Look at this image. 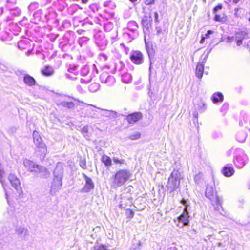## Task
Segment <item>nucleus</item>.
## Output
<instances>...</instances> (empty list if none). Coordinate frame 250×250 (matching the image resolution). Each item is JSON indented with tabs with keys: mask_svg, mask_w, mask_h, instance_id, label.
I'll list each match as a JSON object with an SVG mask.
<instances>
[{
	"mask_svg": "<svg viewBox=\"0 0 250 250\" xmlns=\"http://www.w3.org/2000/svg\"><path fill=\"white\" fill-rule=\"evenodd\" d=\"M16 232L21 238H25L28 234V230L24 227L19 226L16 229Z\"/></svg>",
	"mask_w": 250,
	"mask_h": 250,
	"instance_id": "f8f14e48",
	"label": "nucleus"
},
{
	"mask_svg": "<svg viewBox=\"0 0 250 250\" xmlns=\"http://www.w3.org/2000/svg\"><path fill=\"white\" fill-rule=\"evenodd\" d=\"M88 126H84L82 130V132L83 134V135L86 137L87 136L86 134L88 132Z\"/></svg>",
	"mask_w": 250,
	"mask_h": 250,
	"instance_id": "7c9ffc66",
	"label": "nucleus"
},
{
	"mask_svg": "<svg viewBox=\"0 0 250 250\" xmlns=\"http://www.w3.org/2000/svg\"><path fill=\"white\" fill-rule=\"evenodd\" d=\"M204 72V64L202 63H198L196 66V75L199 78L201 79L202 77Z\"/></svg>",
	"mask_w": 250,
	"mask_h": 250,
	"instance_id": "a211bd4d",
	"label": "nucleus"
},
{
	"mask_svg": "<svg viewBox=\"0 0 250 250\" xmlns=\"http://www.w3.org/2000/svg\"><path fill=\"white\" fill-rule=\"evenodd\" d=\"M99 84L97 83H93L90 84L88 87L89 90L92 92H95L99 88Z\"/></svg>",
	"mask_w": 250,
	"mask_h": 250,
	"instance_id": "5701e85b",
	"label": "nucleus"
},
{
	"mask_svg": "<svg viewBox=\"0 0 250 250\" xmlns=\"http://www.w3.org/2000/svg\"><path fill=\"white\" fill-rule=\"evenodd\" d=\"M113 161L115 163L119 164L121 165L124 164L125 162V161L124 159H119L117 157H113Z\"/></svg>",
	"mask_w": 250,
	"mask_h": 250,
	"instance_id": "bb28decb",
	"label": "nucleus"
},
{
	"mask_svg": "<svg viewBox=\"0 0 250 250\" xmlns=\"http://www.w3.org/2000/svg\"><path fill=\"white\" fill-rule=\"evenodd\" d=\"M193 115H194L195 117H196V116H197V113H194L193 114Z\"/></svg>",
	"mask_w": 250,
	"mask_h": 250,
	"instance_id": "a18cd8bd",
	"label": "nucleus"
},
{
	"mask_svg": "<svg viewBox=\"0 0 250 250\" xmlns=\"http://www.w3.org/2000/svg\"><path fill=\"white\" fill-rule=\"evenodd\" d=\"M122 81L123 82L126 83H130L132 81V77L131 74L129 73L124 74L122 76Z\"/></svg>",
	"mask_w": 250,
	"mask_h": 250,
	"instance_id": "4be33fe9",
	"label": "nucleus"
},
{
	"mask_svg": "<svg viewBox=\"0 0 250 250\" xmlns=\"http://www.w3.org/2000/svg\"><path fill=\"white\" fill-rule=\"evenodd\" d=\"M201 178V175L200 174L196 175L194 177V180L196 183H198Z\"/></svg>",
	"mask_w": 250,
	"mask_h": 250,
	"instance_id": "72a5a7b5",
	"label": "nucleus"
},
{
	"mask_svg": "<svg viewBox=\"0 0 250 250\" xmlns=\"http://www.w3.org/2000/svg\"><path fill=\"white\" fill-rule=\"evenodd\" d=\"M39 174L42 178H47L50 176L49 171L44 167L39 165L38 169L36 170L35 173Z\"/></svg>",
	"mask_w": 250,
	"mask_h": 250,
	"instance_id": "9d476101",
	"label": "nucleus"
},
{
	"mask_svg": "<svg viewBox=\"0 0 250 250\" xmlns=\"http://www.w3.org/2000/svg\"><path fill=\"white\" fill-rule=\"evenodd\" d=\"M239 1H240V0H234L233 2L234 3H237Z\"/></svg>",
	"mask_w": 250,
	"mask_h": 250,
	"instance_id": "37998d69",
	"label": "nucleus"
},
{
	"mask_svg": "<svg viewBox=\"0 0 250 250\" xmlns=\"http://www.w3.org/2000/svg\"><path fill=\"white\" fill-rule=\"evenodd\" d=\"M4 173V171L1 168V165L0 164V182L2 184V175Z\"/></svg>",
	"mask_w": 250,
	"mask_h": 250,
	"instance_id": "4c0bfd02",
	"label": "nucleus"
},
{
	"mask_svg": "<svg viewBox=\"0 0 250 250\" xmlns=\"http://www.w3.org/2000/svg\"><path fill=\"white\" fill-rule=\"evenodd\" d=\"M81 1L83 3H86L88 1V0H81Z\"/></svg>",
	"mask_w": 250,
	"mask_h": 250,
	"instance_id": "79ce46f5",
	"label": "nucleus"
},
{
	"mask_svg": "<svg viewBox=\"0 0 250 250\" xmlns=\"http://www.w3.org/2000/svg\"><path fill=\"white\" fill-rule=\"evenodd\" d=\"M131 174L126 169L117 171L111 178V187L114 189L123 186L130 178Z\"/></svg>",
	"mask_w": 250,
	"mask_h": 250,
	"instance_id": "f257e3e1",
	"label": "nucleus"
},
{
	"mask_svg": "<svg viewBox=\"0 0 250 250\" xmlns=\"http://www.w3.org/2000/svg\"><path fill=\"white\" fill-rule=\"evenodd\" d=\"M222 8V5L221 4H219L216 6L214 9H213V12L215 13L218 10L221 9Z\"/></svg>",
	"mask_w": 250,
	"mask_h": 250,
	"instance_id": "473e14b6",
	"label": "nucleus"
},
{
	"mask_svg": "<svg viewBox=\"0 0 250 250\" xmlns=\"http://www.w3.org/2000/svg\"><path fill=\"white\" fill-rule=\"evenodd\" d=\"M102 110L104 111V113L103 115L107 117H110L113 114V112L111 111L105 110L104 109H102Z\"/></svg>",
	"mask_w": 250,
	"mask_h": 250,
	"instance_id": "c756f323",
	"label": "nucleus"
},
{
	"mask_svg": "<svg viewBox=\"0 0 250 250\" xmlns=\"http://www.w3.org/2000/svg\"><path fill=\"white\" fill-rule=\"evenodd\" d=\"M155 16L157 17V14L156 13H155Z\"/></svg>",
	"mask_w": 250,
	"mask_h": 250,
	"instance_id": "8fccbe9b",
	"label": "nucleus"
},
{
	"mask_svg": "<svg viewBox=\"0 0 250 250\" xmlns=\"http://www.w3.org/2000/svg\"><path fill=\"white\" fill-rule=\"evenodd\" d=\"M142 118V114L140 113H134L128 115L126 117V120L129 124H133Z\"/></svg>",
	"mask_w": 250,
	"mask_h": 250,
	"instance_id": "9b49d317",
	"label": "nucleus"
},
{
	"mask_svg": "<svg viewBox=\"0 0 250 250\" xmlns=\"http://www.w3.org/2000/svg\"><path fill=\"white\" fill-rule=\"evenodd\" d=\"M88 105H90V104H88ZM90 106H94V107H95V106L92 105V104H90Z\"/></svg>",
	"mask_w": 250,
	"mask_h": 250,
	"instance_id": "3c124183",
	"label": "nucleus"
},
{
	"mask_svg": "<svg viewBox=\"0 0 250 250\" xmlns=\"http://www.w3.org/2000/svg\"><path fill=\"white\" fill-rule=\"evenodd\" d=\"M102 161L105 166L109 167L112 165V161L111 158L106 155H103L102 157Z\"/></svg>",
	"mask_w": 250,
	"mask_h": 250,
	"instance_id": "aec40b11",
	"label": "nucleus"
},
{
	"mask_svg": "<svg viewBox=\"0 0 250 250\" xmlns=\"http://www.w3.org/2000/svg\"><path fill=\"white\" fill-rule=\"evenodd\" d=\"M81 82L82 83H84V80H83V79H81Z\"/></svg>",
	"mask_w": 250,
	"mask_h": 250,
	"instance_id": "49530a36",
	"label": "nucleus"
},
{
	"mask_svg": "<svg viewBox=\"0 0 250 250\" xmlns=\"http://www.w3.org/2000/svg\"><path fill=\"white\" fill-rule=\"evenodd\" d=\"M62 104L64 106L69 108H72L74 106V104L73 102H64L62 103Z\"/></svg>",
	"mask_w": 250,
	"mask_h": 250,
	"instance_id": "cd10ccee",
	"label": "nucleus"
},
{
	"mask_svg": "<svg viewBox=\"0 0 250 250\" xmlns=\"http://www.w3.org/2000/svg\"><path fill=\"white\" fill-rule=\"evenodd\" d=\"M8 180L12 186L18 192L21 191V188L19 179L14 174H10L8 176Z\"/></svg>",
	"mask_w": 250,
	"mask_h": 250,
	"instance_id": "423d86ee",
	"label": "nucleus"
},
{
	"mask_svg": "<svg viewBox=\"0 0 250 250\" xmlns=\"http://www.w3.org/2000/svg\"><path fill=\"white\" fill-rule=\"evenodd\" d=\"M214 20L216 21H221L222 18L219 15H216L214 18Z\"/></svg>",
	"mask_w": 250,
	"mask_h": 250,
	"instance_id": "f704fd0d",
	"label": "nucleus"
},
{
	"mask_svg": "<svg viewBox=\"0 0 250 250\" xmlns=\"http://www.w3.org/2000/svg\"><path fill=\"white\" fill-rule=\"evenodd\" d=\"M244 39V37H241L240 34H237L235 37V40L236 41L237 45L240 46L242 44V41Z\"/></svg>",
	"mask_w": 250,
	"mask_h": 250,
	"instance_id": "b1692460",
	"label": "nucleus"
},
{
	"mask_svg": "<svg viewBox=\"0 0 250 250\" xmlns=\"http://www.w3.org/2000/svg\"><path fill=\"white\" fill-rule=\"evenodd\" d=\"M188 213L186 209L185 208L183 213L177 218L179 222H181L183 223L184 225H188Z\"/></svg>",
	"mask_w": 250,
	"mask_h": 250,
	"instance_id": "ddd939ff",
	"label": "nucleus"
},
{
	"mask_svg": "<svg viewBox=\"0 0 250 250\" xmlns=\"http://www.w3.org/2000/svg\"><path fill=\"white\" fill-rule=\"evenodd\" d=\"M23 80L25 83L29 86L34 85L36 83L35 79L27 74L24 76Z\"/></svg>",
	"mask_w": 250,
	"mask_h": 250,
	"instance_id": "dca6fc26",
	"label": "nucleus"
},
{
	"mask_svg": "<svg viewBox=\"0 0 250 250\" xmlns=\"http://www.w3.org/2000/svg\"><path fill=\"white\" fill-rule=\"evenodd\" d=\"M205 39H206L205 37H204V36H202V39H201V40L200 41V43H203L204 42Z\"/></svg>",
	"mask_w": 250,
	"mask_h": 250,
	"instance_id": "ea45409f",
	"label": "nucleus"
},
{
	"mask_svg": "<svg viewBox=\"0 0 250 250\" xmlns=\"http://www.w3.org/2000/svg\"><path fill=\"white\" fill-rule=\"evenodd\" d=\"M234 38L233 37H228L227 38V42H231L232 40H233Z\"/></svg>",
	"mask_w": 250,
	"mask_h": 250,
	"instance_id": "58836bf2",
	"label": "nucleus"
},
{
	"mask_svg": "<svg viewBox=\"0 0 250 250\" xmlns=\"http://www.w3.org/2000/svg\"><path fill=\"white\" fill-rule=\"evenodd\" d=\"M126 214L128 216V217L130 218H132L133 217L134 213L131 210L129 209L126 210Z\"/></svg>",
	"mask_w": 250,
	"mask_h": 250,
	"instance_id": "c85d7f7f",
	"label": "nucleus"
},
{
	"mask_svg": "<svg viewBox=\"0 0 250 250\" xmlns=\"http://www.w3.org/2000/svg\"><path fill=\"white\" fill-rule=\"evenodd\" d=\"M234 170L231 167H224L223 169V174L226 177L231 176L233 174Z\"/></svg>",
	"mask_w": 250,
	"mask_h": 250,
	"instance_id": "6ab92c4d",
	"label": "nucleus"
},
{
	"mask_svg": "<svg viewBox=\"0 0 250 250\" xmlns=\"http://www.w3.org/2000/svg\"><path fill=\"white\" fill-rule=\"evenodd\" d=\"M245 139V136L244 135V138H243V139H242V140H239V139H238V138H237V140H238V141L239 142H243V141H244Z\"/></svg>",
	"mask_w": 250,
	"mask_h": 250,
	"instance_id": "a19ab883",
	"label": "nucleus"
},
{
	"mask_svg": "<svg viewBox=\"0 0 250 250\" xmlns=\"http://www.w3.org/2000/svg\"><path fill=\"white\" fill-rule=\"evenodd\" d=\"M247 160L248 159L246 156L245 155L239 156L236 159L237 167L239 168H242L244 165H245L246 163L247 162Z\"/></svg>",
	"mask_w": 250,
	"mask_h": 250,
	"instance_id": "4468645a",
	"label": "nucleus"
},
{
	"mask_svg": "<svg viewBox=\"0 0 250 250\" xmlns=\"http://www.w3.org/2000/svg\"><path fill=\"white\" fill-rule=\"evenodd\" d=\"M213 33V31L211 30H208L207 33L205 34L204 37L205 38H208L209 37V35Z\"/></svg>",
	"mask_w": 250,
	"mask_h": 250,
	"instance_id": "c9c22d12",
	"label": "nucleus"
},
{
	"mask_svg": "<svg viewBox=\"0 0 250 250\" xmlns=\"http://www.w3.org/2000/svg\"><path fill=\"white\" fill-rule=\"evenodd\" d=\"M196 108L201 112H204L206 109L205 102L202 100H200L198 103Z\"/></svg>",
	"mask_w": 250,
	"mask_h": 250,
	"instance_id": "412c9836",
	"label": "nucleus"
},
{
	"mask_svg": "<svg viewBox=\"0 0 250 250\" xmlns=\"http://www.w3.org/2000/svg\"><path fill=\"white\" fill-rule=\"evenodd\" d=\"M206 196L211 201H215L216 204L221 205L222 199L220 198L212 187H208L206 188Z\"/></svg>",
	"mask_w": 250,
	"mask_h": 250,
	"instance_id": "39448f33",
	"label": "nucleus"
},
{
	"mask_svg": "<svg viewBox=\"0 0 250 250\" xmlns=\"http://www.w3.org/2000/svg\"><path fill=\"white\" fill-rule=\"evenodd\" d=\"M23 164L24 167L28 169L29 171L34 173L36 170L38 169L39 166V165L27 159H25L23 160Z\"/></svg>",
	"mask_w": 250,
	"mask_h": 250,
	"instance_id": "0eeeda50",
	"label": "nucleus"
},
{
	"mask_svg": "<svg viewBox=\"0 0 250 250\" xmlns=\"http://www.w3.org/2000/svg\"><path fill=\"white\" fill-rule=\"evenodd\" d=\"M130 59L135 64H141L143 61V55L139 51H133L131 55Z\"/></svg>",
	"mask_w": 250,
	"mask_h": 250,
	"instance_id": "6e6552de",
	"label": "nucleus"
},
{
	"mask_svg": "<svg viewBox=\"0 0 250 250\" xmlns=\"http://www.w3.org/2000/svg\"><path fill=\"white\" fill-rule=\"evenodd\" d=\"M94 250H109L107 247L102 244H98L94 247Z\"/></svg>",
	"mask_w": 250,
	"mask_h": 250,
	"instance_id": "393cba45",
	"label": "nucleus"
},
{
	"mask_svg": "<svg viewBox=\"0 0 250 250\" xmlns=\"http://www.w3.org/2000/svg\"><path fill=\"white\" fill-rule=\"evenodd\" d=\"M181 178V173L178 170H174L171 173L167 185L170 192H173L179 187Z\"/></svg>",
	"mask_w": 250,
	"mask_h": 250,
	"instance_id": "7ed1b4c3",
	"label": "nucleus"
},
{
	"mask_svg": "<svg viewBox=\"0 0 250 250\" xmlns=\"http://www.w3.org/2000/svg\"><path fill=\"white\" fill-rule=\"evenodd\" d=\"M249 21H250V17L249 18Z\"/></svg>",
	"mask_w": 250,
	"mask_h": 250,
	"instance_id": "603ef678",
	"label": "nucleus"
},
{
	"mask_svg": "<svg viewBox=\"0 0 250 250\" xmlns=\"http://www.w3.org/2000/svg\"><path fill=\"white\" fill-rule=\"evenodd\" d=\"M33 140L35 145L40 149L41 152V158L43 159L47 152L45 144L42 142L38 132L34 131L33 133Z\"/></svg>",
	"mask_w": 250,
	"mask_h": 250,
	"instance_id": "20e7f679",
	"label": "nucleus"
},
{
	"mask_svg": "<svg viewBox=\"0 0 250 250\" xmlns=\"http://www.w3.org/2000/svg\"><path fill=\"white\" fill-rule=\"evenodd\" d=\"M130 1H131L132 2H136L137 0H129Z\"/></svg>",
	"mask_w": 250,
	"mask_h": 250,
	"instance_id": "c03bdc74",
	"label": "nucleus"
},
{
	"mask_svg": "<svg viewBox=\"0 0 250 250\" xmlns=\"http://www.w3.org/2000/svg\"><path fill=\"white\" fill-rule=\"evenodd\" d=\"M223 96L220 92L215 93L212 96V100L214 104L219 102H223Z\"/></svg>",
	"mask_w": 250,
	"mask_h": 250,
	"instance_id": "2eb2a0df",
	"label": "nucleus"
},
{
	"mask_svg": "<svg viewBox=\"0 0 250 250\" xmlns=\"http://www.w3.org/2000/svg\"><path fill=\"white\" fill-rule=\"evenodd\" d=\"M84 178L85 180V184L83 189V191L84 192H88L94 189L95 187L94 184L92 179L86 175H84Z\"/></svg>",
	"mask_w": 250,
	"mask_h": 250,
	"instance_id": "1a4fd4ad",
	"label": "nucleus"
},
{
	"mask_svg": "<svg viewBox=\"0 0 250 250\" xmlns=\"http://www.w3.org/2000/svg\"><path fill=\"white\" fill-rule=\"evenodd\" d=\"M104 77H108V79L111 78L110 77L107 76V74H103L102 75H101V80H102V82H104V83H106L107 82V80H106V79L105 80H104Z\"/></svg>",
	"mask_w": 250,
	"mask_h": 250,
	"instance_id": "2f4dec72",
	"label": "nucleus"
},
{
	"mask_svg": "<svg viewBox=\"0 0 250 250\" xmlns=\"http://www.w3.org/2000/svg\"><path fill=\"white\" fill-rule=\"evenodd\" d=\"M80 166L83 169H85L86 167V164L84 161H81L80 162Z\"/></svg>",
	"mask_w": 250,
	"mask_h": 250,
	"instance_id": "e433bc0d",
	"label": "nucleus"
},
{
	"mask_svg": "<svg viewBox=\"0 0 250 250\" xmlns=\"http://www.w3.org/2000/svg\"><path fill=\"white\" fill-rule=\"evenodd\" d=\"M42 73L46 76L52 75L54 73V69L50 66H46L41 70Z\"/></svg>",
	"mask_w": 250,
	"mask_h": 250,
	"instance_id": "f3484780",
	"label": "nucleus"
},
{
	"mask_svg": "<svg viewBox=\"0 0 250 250\" xmlns=\"http://www.w3.org/2000/svg\"><path fill=\"white\" fill-rule=\"evenodd\" d=\"M153 1V0H151V1L150 2H149V3H148V4H150V3L152 1Z\"/></svg>",
	"mask_w": 250,
	"mask_h": 250,
	"instance_id": "09e8293b",
	"label": "nucleus"
},
{
	"mask_svg": "<svg viewBox=\"0 0 250 250\" xmlns=\"http://www.w3.org/2000/svg\"><path fill=\"white\" fill-rule=\"evenodd\" d=\"M141 134L139 132H135L130 135L129 138L131 140H136L140 137Z\"/></svg>",
	"mask_w": 250,
	"mask_h": 250,
	"instance_id": "a878e982",
	"label": "nucleus"
},
{
	"mask_svg": "<svg viewBox=\"0 0 250 250\" xmlns=\"http://www.w3.org/2000/svg\"><path fill=\"white\" fill-rule=\"evenodd\" d=\"M63 167L61 163H58L54 171V177L51 185V190H58L62 185Z\"/></svg>",
	"mask_w": 250,
	"mask_h": 250,
	"instance_id": "f03ea898",
	"label": "nucleus"
},
{
	"mask_svg": "<svg viewBox=\"0 0 250 250\" xmlns=\"http://www.w3.org/2000/svg\"><path fill=\"white\" fill-rule=\"evenodd\" d=\"M5 196H6V198H7V194L6 192H5Z\"/></svg>",
	"mask_w": 250,
	"mask_h": 250,
	"instance_id": "de8ad7c7",
	"label": "nucleus"
}]
</instances>
